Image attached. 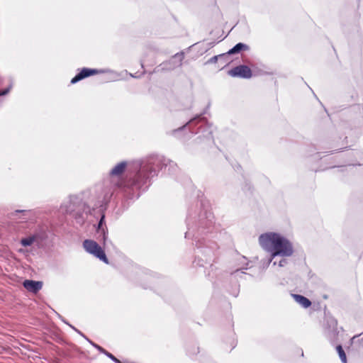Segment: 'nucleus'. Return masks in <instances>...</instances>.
Listing matches in <instances>:
<instances>
[{"instance_id": "nucleus-1", "label": "nucleus", "mask_w": 363, "mask_h": 363, "mask_svg": "<svg viewBox=\"0 0 363 363\" xmlns=\"http://www.w3.org/2000/svg\"><path fill=\"white\" fill-rule=\"evenodd\" d=\"M259 244L263 249L271 253L270 262L276 257H281L279 267L287 264V257L293 254V247L291 242L280 234L268 233L262 234L259 238Z\"/></svg>"}, {"instance_id": "nucleus-2", "label": "nucleus", "mask_w": 363, "mask_h": 363, "mask_svg": "<svg viewBox=\"0 0 363 363\" xmlns=\"http://www.w3.org/2000/svg\"><path fill=\"white\" fill-rule=\"evenodd\" d=\"M83 247L84 250L89 254L99 258L100 260L108 264V261L106 258L104 251L98 245V243L92 240H85L83 242Z\"/></svg>"}, {"instance_id": "nucleus-3", "label": "nucleus", "mask_w": 363, "mask_h": 363, "mask_svg": "<svg viewBox=\"0 0 363 363\" xmlns=\"http://www.w3.org/2000/svg\"><path fill=\"white\" fill-rule=\"evenodd\" d=\"M228 74L232 77L243 78H250L252 77L251 69L245 65H240L233 68L229 71Z\"/></svg>"}, {"instance_id": "nucleus-4", "label": "nucleus", "mask_w": 363, "mask_h": 363, "mask_svg": "<svg viewBox=\"0 0 363 363\" xmlns=\"http://www.w3.org/2000/svg\"><path fill=\"white\" fill-rule=\"evenodd\" d=\"M23 285L28 291L33 293H37L42 289L43 283L38 281L25 280Z\"/></svg>"}, {"instance_id": "nucleus-5", "label": "nucleus", "mask_w": 363, "mask_h": 363, "mask_svg": "<svg viewBox=\"0 0 363 363\" xmlns=\"http://www.w3.org/2000/svg\"><path fill=\"white\" fill-rule=\"evenodd\" d=\"M96 73H97V71L96 69L84 68L78 74H77L71 80V83L74 84V83L77 82L78 81H79L85 77L93 75Z\"/></svg>"}, {"instance_id": "nucleus-6", "label": "nucleus", "mask_w": 363, "mask_h": 363, "mask_svg": "<svg viewBox=\"0 0 363 363\" xmlns=\"http://www.w3.org/2000/svg\"><path fill=\"white\" fill-rule=\"evenodd\" d=\"M296 303H299L304 308L311 306V301L308 298L298 294H296Z\"/></svg>"}, {"instance_id": "nucleus-7", "label": "nucleus", "mask_w": 363, "mask_h": 363, "mask_svg": "<svg viewBox=\"0 0 363 363\" xmlns=\"http://www.w3.org/2000/svg\"><path fill=\"white\" fill-rule=\"evenodd\" d=\"M126 167L125 162H121L118 164L112 170H111V174L112 175H120L125 169Z\"/></svg>"}, {"instance_id": "nucleus-8", "label": "nucleus", "mask_w": 363, "mask_h": 363, "mask_svg": "<svg viewBox=\"0 0 363 363\" xmlns=\"http://www.w3.org/2000/svg\"><path fill=\"white\" fill-rule=\"evenodd\" d=\"M69 205H67L65 203L62 204L61 206V211L63 213H70L74 211L73 204L71 201H68Z\"/></svg>"}, {"instance_id": "nucleus-9", "label": "nucleus", "mask_w": 363, "mask_h": 363, "mask_svg": "<svg viewBox=\"0 0 363 363\" xmlns=\"http://www.w3.org/2000/svg\"><path fill=\"white\" fill-rule=\"evenodd\" d=\"M337 352L342 363H347V357L345 351L341 345H337L336 347Z\"/></svg>"}, {"instance_id": "nucleus-10", "label": "nucleus", "mask_w": 363, "mask_h": 363, "mask_svg": "<svg viewBox=\"0 0 363 363\" xmlns=\"http://www.w3.org/2000/svg\"><path fill=\"white\" fill-rule=\"evenodd\" d=\"M35 240V237H33V236L29 237V238L22 239L21 241V243L23 246H30L34 242Z\"/></svg>"}, {"instance_id": "nucleus-11", "label": "nucleus", "mask_w": 363, "mask_h": 363, "mask_svg": "<svg viewBox=\"0 0 363 363\" xmlns=\"http://www.w3.org/2000/svg\"><path fill=\"white\" fill-rule=\"evenodd\" d=\"M245 45L241 43H238L235 46H234L231 50L228 51V54H234L240 51L242 48Z\"/></svg>"}, {"instance_id": "nucleus-12", "label": "nucleus", "mask_w": 363, "mask_h": 363, "mask_svg": "<svg viewBox=\"0 0 363 363\" xmlns=\"http://www.w3.org/2000/svg\"><path fill=\"white\" fill-rule=\"evenodd\" d=\"M106 355L110 359H111L113 361H114L116 363H121L120 360H118L117 358H116L112 354L109 352H106Z\"/></svg>"}, {"instance_id": "nucleus-13", "label": "nucleus", "mask_w": 363, "mask_h": 363, "mask_svg": "<svg viewBox=\"0 0 363 363\" xmlns=\"http://www.w3.org/2000/svg\"><path fill=\"white\" fill-rule=\"evenodd\" d=\"M93 345L98 349L99 351H100L101 352H103L106 354V352H107L104 349H103L101 347L97 345H95V344H93Z\"/></svg>"}, {"instance_id": "nucleus-14", "label": "nucleus", "mask_w": 363, "mask_h": 363, "mask_svg": "<svg viewBox=\"0 0 363 363\" xmlns=\"http://www.w3.org/2000/svg\"><path fill=\"white\" fill-rule=\"evenodd\" d=\"M9 91V89H6L4 90L3 91L0 92V96L5 95Z\"/></svg>"}, {"instance_id": "nucleus-15", "label": "nucleus", "mask_w": 363, "mask_h": 363, "mask_svg": "<svg viewBox=\"0 0 363 363\" xmlns=\"http://www.w3.org/2000/svg\"><path fill=\"white\" fill-rule=\"evenodd\" d=\"M104 218V217L103 216V217L101 218V219L100 220V221H99V227H98V228H99V229H100V228H101V225H102V223H103Z\"/></svg>"}, {"instance_id": "nucleus-16", "label": "nucleus", "mask_w": 363, "mask_h": 363, "mask_svg": "<svg viewBox=\"0 0 363 363\" xmlns=\"http://www.w3.org/2000/svg\"><path fill=\"white\" fill-rule=\"evenodd\" d=\"M104 240L105 241V240H106V236L105 232H104Z\"/></svg>"}, {"instance_id": "nucleus-17", "label": "nucleus", "mask_w": 363, "mask_h": 363, "mask_svg": "<svg viewBox=\"0 0 363 363\" xmlns=\"http://www.w3.org/2000/svg\"><path fill=\"white\" fill-rule=\"evenodd\" d=\"M359 335H354L353 337H352V340H354L355 338H357Z\"/></svg>"}, {"instance_id": "nucleus-18", "label": "nucleus", "mask_w": 363, "mask_h": 363, "mask_svg": "<svg viewBox=\"0 0 363 363\" xmlns=\"http://www.w3.org/2000/svg\"><path fill=\"white\" fill-rule=\"evenodd\" d=\"M291 296L295 298V294H291Z\"/></svg>"}, {"instance_id": "nucleus-19", "label": "nucleus", "mask_w": 363, "mask_h": 363, "mask_svg": "<svg viewBox=\"0 0 363 363\" xmlns=\"http://www.w3.org/2000/svg\"><path fill=\"white\" fill-rule=\"evenodd\" d=\"M277 261H274L273 264H274V265H276V264H277Z\"/></svg>"}]
</instances>
